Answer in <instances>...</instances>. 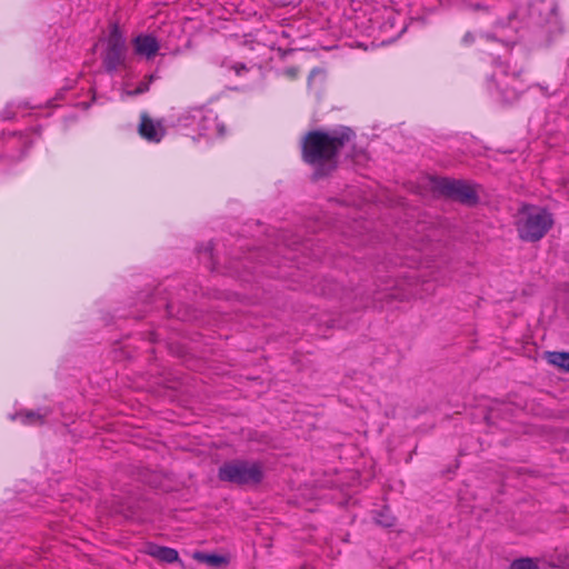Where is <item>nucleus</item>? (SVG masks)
<instances>
[{"label":"nucleus","mask_w":569,"mask_h":569,"mask_svg":"<svg viewBox=\"0 0 569 569\" xmlns=\"http://www.w3.org/2000/svg\"><path fill=\"white\" fill-rule=\"evenodd\" d=\"M149 82H143L141 81L136 88L134 90L132 91H129L128 94L129 96H139V94H142L147 91H149Z\"/></svg>","instance_id":"15"},{"label":"nucleus","mask_w":569,"mask_h":569,"mask_svg":"<svg viewBox=\"0 0 569 569\" xmlns=\"http://www.w3.org/2000/svg\"><path fill=\"white\" fill-rule=\"evenodd\" d=\"M149 555L167 563H172L179 560V553L176 549L161 546H151Z\"/></svg>","instance_id":"10"},{"label":"nucleus","mask_w":569,"mask_h":569,"mask_svg":"<svg viewBox=\"0 0 569 569\" xmlns=\"http://www.w3.org/2000/svg\"><path fill=\"white\" fill-rule=\"evenodd\" d=\"M154 79L156 77L153 74H149L144 78L143 82H149L150 86Z\"/></svg>","instance_id":"20"},{"label":"nucleus","mask_w":569,"mask_h":569,"mask_svg":"<svg viewBox=\"0 0 569 569\" xmlns=\"http://www.w3.org/2000/svg\"><path fill=\"white\" fill-rule=\"evenodd\" d=\"M433 187L441 194L462 203H473L477 200L473 188L461 180L439 178L435 180Z\"/></svg>","instance_id":"6"},{"label":"nucleus","mask_w":569,"mask_h":569,"mask_svg":"<svg viewBox=\"0 0 569 569\" xmlns=\"http://www.w3.org/2000/svg\"><path fill=\"white\" fill-rule=\"evenodd\" d=\"M546 359L550 365L569 372V352L548 351Z\"/></svg>","instance_id":"11"},{"label":"nucleus","mask_w":569,"mask_h":569,"mask_svg":"<svg viewBox=\"0 0 569 569\" xmlns=\"http://www.w3.org/2000/svg\"><path fill=\"white\" fill-rule=\"evenodd\" d=\"M286 77H288L291 80L297 79L299 74V68L298 67H289L284 70Z\"/></svg>","instance_id":"18"},{"label":"nucleus","mask_w":569,"mask_h":569,"mask_svg":"<svg viewBox=\"0 0 569 569\" xmlns=\"http://www.w3.org/2000/svg\"><path fill=\"white\" fill-rule=\"evenodd\" d=\"M126 49L123 33L117 23H112L102 53V64L108 72H113L124 64Z\"/></svg>","instance_id":"5"},{"label":"nucleus","mask_w":569,"mask_h":569,"mask_svg":"<svg viewBox=\"0 0 569 569\" xmlns=\"http://www.w3.org/2000/svg\"><path fill=\"white\" fill-rule=\"evenodd\" d=\"M463 43L470 44L473 41V37L471 33H466L462 38Z\"/></svg>","instance_id":"19"},{"label":"nucleus","mask_w":569,"mask_h":569,"mask_svg":"<svg viewBox=\"0 0 569 569\" xmlns=\"http://www.w3.org/2000/svg\"><path fill=\"white\" fill-rule=\"evenodd\" d=\"M222 482L236 486H257L263 479L262 466L256 461L234 459L223 462L218 470Z\"/></svg>","instance_id":"4"},{"label":"nucleus","mask_w":569,"mask_h":569,"mask_svg":"<svg viewBox=\"0 0 569 569\" xmlns=\"http://www.w3.org/2000/svg\"><path fill=\"white\" fill-rule=\"evenodd\" d=\"M353 138L355 132L348 127L309 131L302 140V159L315 167L316 176H325L336 168L338 153Z\"/></svg>","instance_id":"1"},{"label":"nucleus","mask_w":569,"mask_h":569,"mask_svg":"<svg viewBox=\"0 0 569 569\" xmlns=\"http://www.w3.org/2000/svg\"><path fill=\"white\" fill-rule=\"evenodd\" d=\"M553 224L550 212L536 206H522L516 221L519 237L525 241L535 242L545 237Z\"/></svg>","instance_id":"3"},{"label":"nucleus","mask_w":569,"mask_h":569,"mask_svg":"<svg viewBox=\"0 0 569 569\" xmlns=\"http://www.w3.org/2000/svg\"><path fill=\"white\" fill-rule=\"evenodd\" d=\"M196 558L212 567H220L226 563V559L218 555L197 553Z\"/></svg>","instance_id":"13"},{"label":"nucleus","mask_w":569,"mask_h":569,"mask_svg":"<svg viewBox=\"0 0 569 569\" xmlns=\"http://www.w3.org/2000/svg\"><path fill=\"white\" fill-rule=\"evenodd\" d=\"M23 417H24L23 421L26 423H31V425L42 423V417L36 412L29 411Z\"/></svg>","instance_id":"14"},{"label":"nucleus","mask_w":569,"mask_h":569,"mask_svg":"<svg viewBox=\"0 0 569 569\" xmlns=\"http://www.w3.org/2000/svg\"><path fill=\"white\" fill-rule=\"evenodd\" d=\"M559 19L557 13V3L553 0H533L527 9H512L507 14V22L500 26L503 37L500 42L507 46L516 43L515 37L520 29L526 27L548 26V31L558 29Z\"/></svg>","instance_id":"2"},{"label":"nucleus","mask_w":569,"mask_h":569,"mask_svg":"<svg viewBox=\"0 0 569 569\" xmlns=\"http://www.w3.org/2000/svg\"><path fill=\"white\" fill-rule=\"evenodd\" d=\"M376 521L383 527H392L395 525V518L391 516L381 515Z\"/></svg>","instance_id":"16"},{"label":"nucleus","mask_w":569,"mask_h":569,"mask_svg":"<svg viewBox=\"0 0 569 569\" xmlns=\"http://www.w3.org/2000/svg\"><path fill=\"white\" fill-rule=\"evenodd\" d=\"M541 557L540 558H520L516 559L511 562L509 569H540Z\"/></svg>","instance_id":"12"},{"label":"nucleus","mask_w":569,"mask_h":569,"mask_svg":"<svg viewBox=\"0 0 569 569\" xmlns=\"http://www.w3.org/2000/svg\"><path fill=\"white\" fill-rule=\"evenodd\" d=\"M231 69L234 71V73L237 76H241L243 72H247L248 71V68L244 63L242 62H237L234 63Z\"/></svg>","instance_id":"17"},{"label":"nucleus","mask_w":569,"mask_h":569,"mask_svg":"<svg viewBox=\"0 0 569 569\" xmlns=\"http://www.w3.org/2000/svg\"><path fill=\"white\" fill-rule=\"evenodd\" d=\"M134 52L139 56L146 57L148 60L153 59L159 51V42L156 37L151 34H139L133 41Z\"/></svg>","instance_id":"8"},{"label":"nucleus","mask_w":569,"mask_h":569,"mask_svg":"<svg viewBox=\"0 0 569 569\" xmlns=\"http://www.w3.org/2000/svg\"><path fill=\"white\" fill-rule=\"evenodd\" d=\"M139 136L151 143H159L166 136L162 120H153L146 111L140 113Z\"/></svg>","instance_id":"7"},{"label":"nucleus","mask_w":569,"mask_h":569,"mask_svg":"<svg viewBox=\"0 0 569 569\" xmlns=\"http://www.w3.org/2000/svg\"><path fill=\"white\" fill-rule=\"evenodd\" d=\"M542 567L555 569H569V548L555 549L541 557Z\"/></svg>","instance_id":"9"}]
</instances>
